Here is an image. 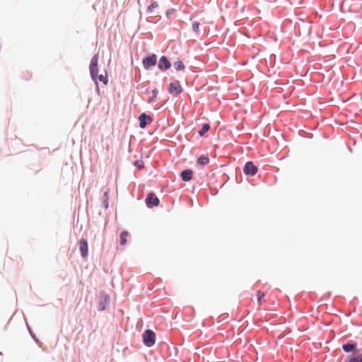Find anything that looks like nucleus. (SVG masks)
Instances as JSON below:
<instances>
[{
	"mask_svg": "<svg viewBox=\"0 0 362 362\" xmlns=\"http://www.w3.org/2000/svg\"><path fill=\"white\" fill-rule=\"evenodd\" d=\"M342 349L345 352H354L353 355L349 358V362H362V353L357 349L356 344H343Z\"/></svg>",
	"mask_w": 362,
	"mask_h": 362,
	"instance_id": "f257e3e1",
	"label": "nucleus"
},
{
	"mask_svg": "<svg viewBox=\"0 0 362 362\" xmlns=\"http://www.w3.org/2000/svg\"><path fill=\"white\" fill-rule=\"evenodd\" d=\"M143 341L146 346H152L156 341L155 333L151 329L146 330L143 334Z\"/></svg>",
	"mask_w": 362,
	"mask_h": 362,
	"instance_id": "f03ea898",
	"label": "nucleus"
},
{
	"mask_svg": "<svg viewBox=\"0 0 362 362\" xmlns=\"http://www.w3.org/2000/svg\"><path fill=\"white\" fill-rule=\"evenodd\" d=\"M243 171L246 175H255L257 172V168L252 162L248 161L245 163Z\"/></svg>",
	"mask_w": 362,
	"mask_h": 362,
	"instance_id": "7ed1b4c3",
	"label": "nucleus"
},
{
	"mask_svg": "<svg viewBox=\"0 0 362 362\" xmlns=\"http://www.w3.org/2000/svg\"><path fill=\"white\" fill-rule=\"evenodd\" d=\"M146 203L148 206H157L159 204V199L153 193H150L146 199Z\"/></svg>",
	"mask_w": 362,
	"mask_h": 362,
	"instance_id": "20e7f679",
	"label": "nucleus"
},
{
	"mask_svg": "<svg viewBox=\"0 0 362 362\" xmlns=\"http://www.w3.org/2000/svg\"><path fill=\"white\" fill-rule=\"evenodd\" d=\"M79 245V250L81 256L83 258H86L88 256V242L85 239H81L78 242Z\"/></svg>",
	"mask_w": 362,
	"mask_h": 362,
	"instance_id": "39448f33",
	"label": "nucleus"
},
{
	"mask_svg": "<svg viewBox=\"0 0 362 362\" xmlns=\"http://www.w3.org/2000/svg\"><path fill=\"white\" fill-rule=\"evenodd\" d=\"M157 57L155 54H152L143 59V65L145 69H148L150 66L156 64Z\"/></svg>",
	"mask_w": 362,
	"mask_h": 362,
	"instance_id": "423d86ee",
	"label": "nucleus"
},
{
	"mask_svg": "<svg viewBox=\"0 0 362 362\" xmlns=\"http://www.w3.org/2000/svg\"><path fill=\"white\" fill-rule=\"evenodd\" d=\"M98 57L97 55H95L90 62V71L92 76V78L95 77V74L98 72Z\"/></svg>",
	"mask_w": 362,
	"mask_h": 362,
	"instance_id": "0eeeda50",
	"label": "nucleus"
},
{
	"mask_svg": "<svg viewBox=\"0 0 362 362\" xmlns=\"http://www.w3.org/2000/svg\"><path fill=\"white\" fill-rule=\"evenodd\" d=\"M139 126L141 128H144L148 124H150L152 122V118L146 115L145 113H142L139 117Z\"/></svg>",
	"mask_w": 362,
	"mask_h": 362,
	"instance_id": "6e6552de",
	"label": "nucleus"
},
{
	"mask_svg": "<svg viewBox=\"0 0 362 362\" xmlns=\"http://www.w3.org/2000/svg\"><path fill=\"white\" fill-rule=\"evenodd\" d=\"M170 66L171 64L168 59L165 56H162L159 60L158 68L162 71H165L168 69Z\"/></svg>",
	"mask_w": 362,
	"mask_h": 362,
	"instance_id": "1a4fd4ad",
	"label": "nucleus"
},
{
	"mask_svg": "<svg viewBox=\"0 0 362 362\" xmlns=\"http://www.w3.org/2000/svg\"><path fill=\"white\" fill-rule=\"evenodd\" d=\"M192 174L193 173L191 170H185L181 173V177L182 180L187 182L192 180Z\"/></svg>",
	"mask_w": 362,
	"mask_h": 362,
	"instance_id": "9d476101",
	"label": "nucleus"
},
{
	"mask_svg": "<svg viewBox=\"0 0 362 362\" xmlns=\"http://www.w3.org/2000/svg\"><path fill=\"white\" fill-rule=\"evenodd\" d=\"M96 82L98 81L102 82L103 84H107V75H103V74H100V75H97V74H95V77L93 78Z\"/></svg>",
	"mask_w": 362,
	"mask_h": 362,
	"instance_id": "9b49d317",
	"label": "nucleus"
},
{
	"mask_svg": "<svg viewBox=\"0 0 362 362\" xmlns=\"http://www.w3.org/2000/svg\"><path fill=\"white\" fill-rule=\"evenodd\" d=\"M168 90H182V88L178 81H175L170 83Z\"/></svg>",
	"mask_w": 362,
	"mask_h": 362,
	"instance_id": "f8f14e48",
	"label": "nucleus"
},
{
	"mask_svg": "<svg viewBox=\"0 0 362 362\" xmlns=\"http://www.w3.org/2000/svg\"><path fill=\"white\" fill-rule=\"evenodd\" d=\"M129 235V232L127 230L123 231L120 234L119 243L122 245H124L127 243V237Z\"/></svg>",
	"mask_w": 362,
	"mask_h": 362,
	"instance_id": "ddd939ff",
	"label": "nucleus"
},
{
	"mask_svg": "<svg viewBox=\"0 0 362 362\" xmlns=\"http://www.w3.org/2000/svg\"><path fill=\"white\" fill-rule=\"evenodd\" d=\"M209 157L204 155L201 156L197 160V163L200 165H206L209 163Z\"/></svg>",
	"mask_w": 362,
	"mask_h": 362,
	"instance_id": "4468645a",
	"label": "nucleus"
},
{
	"mask_svg": "<svg viewBox=\"0 0 362 362\" xmlns=\"http://www.w3.org/2000/svg\"><path fill=\"white\" fill-rule=\"evenodd\" d=\"M173 66L177 71H181L185 69L184 64L182 63V61L180 60H177L175 62H174Z\"/></svg>",
	"mask_w": 362,
	"mask_h": 362,
	"instance_id": "2eb2a0df",
	"label": "nucleus"
},
{
	"mask_svg": "<svg viewBox=\"0 0 362 362\" xmlns=\"http://www.w3.org/2000/svg\"><path fill=\"white\" fill-rule=\"evenodd\" d=\"M257 300H258V303L259 305H262L263 303L265 302V300L264 298V293L263 292H262L261 291H258L257 293Z\"/></svg>",
	"mask_w": 362,
	"mask_h": 362,
	"instance_id": "dca6fc26",
	"label": "nucleus"
},
{
	"mask_svg": "<svg viewBox=\"0 0 362 362\" xmlns=\"http://www.w3.org/2000/svg\"><path fill=\"white\" fill-rule=\"evenodd\" d=\"M210 129V125L209 124H204L202 125V129L199 131V134L202 136L206 132H207Z\"/></svg>",
	"mask_w": 362,
	"mask_h": 362,
	"instance_id": "f3484780",
	"label": "nucleus"
},
{
	"mask_svg": "<svg viewBox=\"0 0 362 362\" xmlns=\"http://www.w3.org/2000/svg\"><path fill=\"white\" fill-rule=\"evenodd\" d=\"M158 6V3H157L156 1H153V2H152V3L151 4V5H150V6H148V11L149 12H151V11H152V10H153V8H157Z\"/></svg>",
	"mask_w": 362,
	"mask_h": 362,
	"instance_id": "a211bd4d",
	"label": "nucleus"
},
{
	"mask_svg": "<svg viewBox=\"0 0 362 362\" xmlns=\"http://www.w3.org/2000/svg\"><path fill=\"white\" fill-rule=\"evenodd\" d=\"M199 28V23L198 22H194L192 24V29L194 31L197 32Z\"/></svg>",
	"mask_w": 362,
	"mask_h": 362,
	"instance_id": "6ab92c4d",
	"label": "nucleus"
},
{
	"mask_svg": "<svg viewBox=\"0 0 362 362\" xmlns=\"http://www.w3.org/2000/svg\"><path fill=\"white\" fill-rule=\"evenodd\" d=\"M152 93H153L152 97H151V98H149V100H148V102H149V103H153V102H154V101H155V100H156V95H157V93H156V92H152Z\"/></svg>",
	"mask_w": 362,
	"mask_h": 362,
	"instance_id": "aec40b11",
	"label": "nucleus"
},
{
	"mask_svg": "<svg viewBox=\"0 0 362 362\" xmlns=\"http://www.w3.org/2000/svg\"><path fill=\"white\" fill-rule=\"evenodd\" d=\"M1 354V353L0 352V355Z\"/></svg>",
	"mask_w": 362,
	"mask_h": 362,
	"instance_id": "412c9836",
	"label": "nucleus"
}]
</instances>
